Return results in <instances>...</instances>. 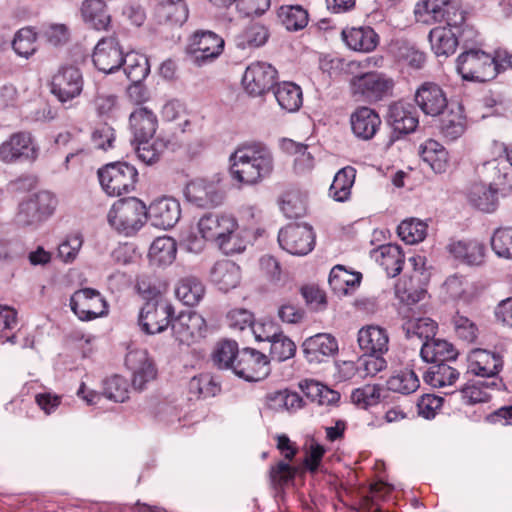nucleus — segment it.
<instances>
[{"instance_id": "obj_5", "label": "nucleus", "mask_w": 512, "mask_h": 512, "mask_svg": "<svg viewBox=\"0 0 512 512\" xmlns=\"http://www.w3.org/2000/svg\"><path fill=\"white\" fill-rule=\"evenodd\" d=\"M349 89L357 101L375 103L392 96L394 81L383 73L370 71L353 76Z\"/></svg>"}, {"instance_id": "obj_24", "label": "nucleus", "mask_w": 512, "mask_h": 512, "mask_svg": "<svg viewBox=\"0 0 512 512\" xmlns=\"http://www.w3.org/2000/svg\"><path fill=\"white\" fill-rule=\"evenodd\" d=\"M302 348L309 363H322L337 354L338 342L331 334L318 333L307 338Z\"/></svg>"}, {"instance_id": "obj_59", "label": "nucleus", "mask_w": 512, "mask_h": 512, "mask_svg": "<svg viewBox=\"0 0 512 512\" xmlns=\"http://www.w3.org/2000/svg\"><path fill=\"white\" fill-rule=\"evenodd\" d=\"M103 395L114 402H124L129 398V383L119 376L114 375L104 381Z\"/></svg>"}, {"instance_id": "obj_55", "label": "nucleus", "mask_w": 512, "mask_h": 512, "mask_svg": "<svg viewBox=\"0 0 512 512\" xmlns=\"http://www.w3.org/2000/svg\"><path fill=\"white\" fill-rule=\"evenodd\" d=\"M494 254L501 259L512 260V227H499L490 237Z\"/></svg>"}, {"instance_id": "obj_14", "label": "nucleus", "mask_w": 512, "mask_h": 512, "mask_svg": "<svg viewBox=\"0 0 512 512\" xmlns=\"http://www.w3.org/2000/svg\"><path fill=\"white\" fill-rule=\"evenodd\" d=\"M223 49L224 40L212 31L195 32L187 47L188 53L197 65H203L217 58Z\"/></svg>"}, {"instance_id": "obj_49", "label": "nucleus", "mask_w": 512, "mask_h": 512, "mask_svg": "<svg viewBox=\"0 0 512 512\" xmlns=\"http://www.w3.org/2000/svg\"><path fill=\"white\" fill-rule=\"evenodd\" d=\"M160 21L182 25L188 18V8L183 0H163L156 7Z\"/></svg>"}, {"instance_id": "obj_11", "label": "nucleus", "mask_w": 512, "mask_h": 512, "mask_svg": "<svg viewBox=\"0 0 512 512\" xmlns=\"http://www.w3.org/2000/svg\"><path fill=\"white\" fill-rule=\"evenodd\" d=\"M39 148L28 132L13 133L0 144V160L11 164L18 161H33L38 156Z\"/></svg>"}, {"instance_id": "obj_43", "label": "nucleus", "mask_w": 512, "mask_h": 512, "mask_svg": "<svg viewBox=\"0 0 512 512\" xmlns=\"http://www.w3.org/2000/svg\"><path fill=\"white\" fill-rule=\"evenodd\" d=\"M468 199L470 204L478 210L486 213L494 212L498 203L497 189L484 184H475L469 192Z\"/></svg>"}, {"instance_id": "obj_29", "label": "nucleus", "mask_w": 512, "mask_h": 512, "mask_svg": "<svg viewBox=\"0 0 512 512\" xmlns=\"http://www.w3.org/2000/svg\"><path fill=\"white\" fill-rule=\"evenodd\" d=\"M388 122L393 130L399 134H409L418 126V117L410 104L395 102L390 105Z\"/></svg>"}, {"instance_id": "obj_17", "label": "nucleus", "mask_w": 512, "mask_h": 512, "mask_svg": "<svg viewBox=\"0 0 512 512\" xmlns=\"http://www.w3.org/2000/svg\"><path fill=\"white\" fill-rule=\"evenodd\" d=\"M124 57L122 48L115 37H103L94 48L92 61L100 72L110 74L122 67Z\"/></svg>"}, {"instance_id": "obj_13", "label": "nucleus", "mask_w": 512, "mask_h": 512, "mask_svg": "<svg viewBox=\"0 0 512 512\" xmlns=\"http://www.w3.org/2000/svg\"><path fill=\"white\" fill-rule=\"evenodd\" d=\"M278 242L288 253L303 256L313 250L315 236L307 224H289L280 230Z\"/></svg>"}, {"instance_id": "obj_12", "label": "nucleus", "mask_w": 512, "mask_h": 512, "mask_svg": "<svg viewBox=\"0 0 512 512\" xmlns=\"http://www.w3.org/2000/svg\"><path fill=\"white\" fill-rule=\"evenodd\" d=\"M233 372L249 382L261 381L270 374L269 360L265 354L245 348L239 352Z\"/></svg>"}, {"instance_id": "obj_21", "label": "nucleus", "mask_w": 512, "mask_h": 512, "mask_svg": "<svg viewBox=\"0 0 512 512\" xmlns=\"http://www.w3.org/2000/svg\"><path fill=\"white\" fill-rule=\"evenodd\" d=\"M449 255L468 266H481L485 262V244L477 239L451 240L446 247Z\"/></svg>"}, {"instance_id": "obj_64", "label": "nucleus", "mask_w": 512, "mask_h": 512, "mask_svg": "<svg viewBox=\"0 0 512 512\" xmlns=\"http://www.w3.org/2000/svg\"><path fill=\"white\" fill-rule=\"evenodd\" d=\"M297 469L290 464L280 461L276 465L271 466L269 470L270 483L274 488H279L293 481Z\"/></svg>"}, {"instance_id": "obj_34", "label": "nucleus", "mask_w": 512, "mask_h": 512, "mask_svg": "<svg viewBox=\"0 0 512 512\" xmlns=\"http://www.w3.org/2000/svg\"><path fill=\"white\" fill-rule=\"evenodd\" d=\"M420 355L425 362L437 364L455 360L457 352L450 342L432 337L422 343Z\"/></svg>"}, {"instance_id": "obj_20", "label": "nucleus", "mask_w": 512, "mask_h": 512, "mask_svg": "<svg viewBox=\"0 0 512 512\" xmlns=\"http://www.w3.org/2000/svg\"><path fill=\"white\" fill-rule=\"evenodd\" d=\"M415 102L429 116L440 115L448 105L444 90L435 82L422 83L415 92Z\"/></svg>"}, {"instance_id": "obj_50", "label": "nucleus", "mask_w": 512, "mask_h": 512, "mask_svg": "<svg viewBox=\"0 0 512 512\" xmlns=\"http://www.w3.org/2000/svg\"><path fill=\"white\" fill-rule=\"evenodd\" d=\"M403 330L408 339H419L422 343L435 336L437 324L431 318L409 319L403 324Z\"/></svg>"}, {"instance_id": "obj_54", "label": "nucleus", "mask_w": 512, "mask_h": 512, "mask_svg": "<svg viewBox=\"0 0 512 512\" xmlns=\"http://www.w3.org/2000/svg\"><path fill=\"white\" fill-rule=\"evenodd\" d=\"M428 225L422 220L411 218L403 220L397 232L401 240L407 244H416L423 241L427 235Z\"/></svg>"}, {"instance_id": "obj_30", "label": "nucleus", "mask_w": 512, "mask_h": 512, "mask_svg": "<svg viewBox=\"0 0 512 512\" xmlns=\"http://www.w3.org/2000/svg\"><path fill=\"white\" fill-rule=\"evenodd\" d=\"M130 128L136 141L150 140L156 133L158 119L147 107H138L129 117Z\"/></svg>"}, {"instance_id": "obj_8", "label": "nucleus", "mask_w": 512, "mask_h": 512, "mask_svg": "<svg viewBox=\"0 0 512 512\" xmlns=\"http://www.w3.org/2000/svg\"><path fill=\"white\" fill-rule=\"evenodd\" d=\"M57 204V198L52 193H35L19 203L16 222L22 226L39 224L53 215Z\"/></svg>"}, {"instance_id": "obj_60", "label": "nucleus", "mask_w": 512, "mask_h": 512, "mask_svg": "<svg viewBox=\"0 0 512 512\" xmlns=\"http://www.w3.org/2000/svg\"><path fill=\"white\" fill-rule=\"evenodd\" d=\"M270 343L271 358L278 362L286 361L294 357L296 353L295 343L281 331H279Z\"/></svg>"}, {"instance_id": "obj_57", "label": "nucleus", "mask_w": 512, "mask_h": 512, "mask_svg": "<svg viewBox=\"0 0 512 512\" xmlns=\"http://www.w3.org/2000/svg\"><path fill=\"white\" fill-rule=\"evenodd\" d=\"M492 386H495L494 382L477 381L467 383L460 391L461 399L466 405L488 402L491 395L487 390Z\"/></svg>"}, {"instance_id": "obj_52", "label": "nucleus", "mask_w": 512, "mask_h": 512, "mask_svg": "<svg viewBox=\"0 0 512 512\" xmlns=\"http://www.w3.org/2000/svg\"><path fill=\"white\" fill-rule=\"evenodd\" d=\"M37 33L31 27L18 30L11 42L13 51L21 58L29 59L37 51Z\"/></svg>"}, {"instance_id": "obj_26", "label": "nucleus", "mask_w": 512, "mask_h": 512, "mask_svg": "<svg viewBox=\"0 0 512 512\" xmlns=\"http://www.w3.org/2000/svg\"><path fill=\"white\" fill-rule=\"evenodd\" d=\"M388 331L379 325H366L359 329L357 342L365 354H385L389 350Z\"/></svg>"}, {"instance_id": "obj_62", "label": "nucleus", "mask_w": 512, "mask_h": 512, "mask_svg": "<svg viewBox=\"0 0 512 512\" xmlns=\"http://www.w3.org/2000/svg\"><path fill=\"white\" fill-rule=\"evenodd\" d=\"M451 323L454 332L460 339L468 343H472L477 339L478 328L476 324L473 321H471L468 317L456 313L452 317Z\"/></svg>"}, {"instance_id": "obj_48", "label": "nucleus", "mask_w": 512, "mask_h": 512, "mask_svg": "<svg viewBox=\"0 0 512 512\" xmlns=\"http://www.w3.org/2000/svg\"><path fill=\"white\" fill-rule=\"evenodd\" d=\"M122 67L127 79L131 83H141L150 72L147 57L135 52H130L125 55Z\"/></svg>"}, {"instance_id": "obj_45", "label": "nucleus", "mask_w": 512, "mask_h": 512, "mask_svg": "<svg viewBox=\"0 0 512 512\" xmlns=\"http://www.w3.org/2000/svg\"><path fill=\"white\" fill-rule=\"evenodd\" d=\"M205 294L203 283L196 277L181 279L175 289L176 297L187 306L197 305Z\"/></svg>"}, {"instance_id": "obj_31", "label": "nucleus", "mask_w": 512, "mask_h": 512, "mask_svg": "<svg viewBox=\"0 0 512 512\" xmlns=\"http://www.w3.org/2000/svg\"><path fill=\"white\" fill-rule=\"evenodd\" d=\"M83 21L97 31H108L111 26V16L107 11L104 0H84L80 7Z\"/></svg>"}, {"instance_id": "obj_22", "label": "nucleus", "mask_w": 512, "mask_h": 512, "mask_svg": "<svg viewBox=\"0 0 512 512\" xmlns=\"http://www.w3.org/2000/svg\"><path fill=\"white\" fill-rule=\"evenodd\" d=\"M344 45L351 51L370 53L374 51L380 41L379 35L370 26H347L341 31Z\"/></svg>"}, {"instance_id": "obj_58", "label": "nucleus", "mask_w": 512, "mask_h": 512, "mask_svg": "<svg viewBox=\"0 0 512 512\" xmlns=\"http://www.w3.org/2000/svg\"><path fill=\"white\" fill-rule=\"evenodd\" d=\"M381 388L376 384H366L351 393V401L361 409H367L380 402Z\"/></svg>"}, {"instance_id": "obj_4", "label": "nucleus", "mask_w": 512, "mask_h": 512, "mask_svg": "<svg viewBox=\"0 0 512 512\" xmlns=\"http://www.w3.org/2000/svg\"><path fill=\"white\" fill-rule=\"evenodd\" d=\"M102 190L111 197H119L135 190L137 169L127 162L108 163L97 172Z\"/></svg>"}, {"instance_id": "obj_61", "label": "nucleus", "mask_w": 512, "mask_h": 512, "mask_svg": "<svg viewBox=\"0 0 512 512\" xmlns=\"http://www.w3.org/2000/svg\"><path fill=\"white\" fill-rule=\"evenodd\" d=\"M384 354H365L359 358L360 380L375 377L387 368Z\"/></svg>"}, {"instance_id": "obj_46", "label": "nucleus", "mask_w": 512, "mask_h": 512, "mask_svg": "<svg viewBox=\"0 0 512 512\" xmlns=\"http://www.w3.org/2000/svg\"><path fill=\"white\" fill-rule=\"evenodd\" d=\"M176 253V242L168 236L156 238L149 248L150 261L157 265L171 264L176 258Z\"/></svg>"}, {"instance_id": "obj_47", "label": "nucleus", "mask_w": 512, "mask_h": 512, "mask_svg": "<svg viewBox=\"0 0 512 512\" xmlns=\"http://www.w3.org/2000/svg\"><path fill=\"white\" fill-rule=\"evenodd\" d=\"M386 385L388 390L392 392L407 395L419 388L420 381L412 369L405 368L395 371L388 378Z\"/></svg>"}, {"instance_id": "obj_38", "label": "nucleus", "mask_w": 512, "mask_h": 512, "mask_svg": "<svg viewBox=\"0 0 512 512\" xmlns=\"http://www.w3.org/2000/svg\"><path fill=\"white\" fill-rule=\"evenodd\" d=\"M420 156L431 169L436 173H443L447 170L449 161L448 153L443 145L433 139L426 140L420 146Z\"/></svg>"}, {"instance_id": "obj_35", "label": "nucleus", "mask_w": 512, "mask_h": 512, "mask_svg": "<svg viewBox=\"0 0 512 512\" xmlns=\"http://www.w3.org/2000/svg\"><path fill=\"white\" fill-rule=\"evenodd\" d=\"M429 41L432 51L438 57L454 54L458 46V37L450 23L448 26L433 28L429 33Z\"/></svg>"}, {"instance_id": "obj_18", "label": "nucleus", "mask_w": 512, "mask_h": 512, "mask_svg": "<svg viewBox=\"0 0 512 512\" xmlns=\"http://www.w3.org/2000/svg\"><path fill=\"white\" fill-rule=\"evenodd\" d=\"M276 69L265 62H253L245 70L242 84L247 93L260 96L268 91L276 79Z\"/></svg>"}, {"instance_id": "obj_6", "label": "nucleus", "mask_w": 512, "mask_h": 512, "mask_svg": "<svg viewBox=\"0 0 512 512\" xmlns=\"http://www.w3.org/2000/svg\"><path fill=\"white\" fill-rule=\"evenodd\" d=\"M456 70L468 81L485 82L496 77L494 57L477 49L462 52L456 59Z\"/></svg>"}, {"instance_id": "obj_27", "label": "nucleus", "mask_w": 512, "mask_h": 512, "mask_svg": "<svg viewBox=\"0 0 512 512\" xmlns=\"http://www.w3.org/2000/svg\"><path fill=\"white\" fill-rule=\"evenodd\" d=\"M184 195L188 202L201 208L214 207L223 201V196L216 186L204 180L189 182L185 187Z\"/></svg>"}, {"instance_id": "obj_2", "label": "nucleus", "mask_w": 512, "mask_h": 512, "mask_svg": "<svg viewBox=\"0 0 512 512\" xmlns=\"http://www.w3.org/2000/svg\"><path fill=\"white\" fill-rule=\"evenodd\" d=\"M201 238L215 245L223 254H241L247 247L238 220L229 213L210 212L204 214L197 223Z\"/></svg>"}, {"instance_id": "obj_1", "label": "nucleus", "mask_w": 512, "mask_h": 512, "mask_svg": "<svg viewBox=\"0 0 512 512\" xmlns=\"http://www.w3.org/2000/svg\"><path fill=\"white\" fill-rule=\"evenodd\" d=\"M274 158L261 143L239 145L229 157V174L239 186H255L270 177Z\"/></svg>"}, {"instance_id": "obj_42", "label": "nucleus", "mask_w": 512, "mask_h": 512, "mask_svg": "<svg viewBox=\"0 0 512 512\" xmlns=\"http://www.w3.org/2000/svg\"><path fill=\"white\" fill-rule=\"evenodd\" d=\"M278 18L292 32L303 30L309 23L308 11L301 5H282L278 9Z\"/></svg>"}, {"instance_id": "obj_7", "label": "nucleus", "mask_w": 512, "mask_h": 512, "mask_svg": "<svg viewBox=\"0 0 512 512\" xmlns=\"http://www.w3.org/2000/svg\"><path fill=\"white\" fill-rule=\"evenodd\" d=\"M490 158L483 164V172L489 186L502 191L512 190V167L507 158L504 143L493 141L489 147Z\"/></svg>"}, {"instance_id": "obj_53", "label": "nucleus", "mask_w": 512, "mask_h": 512, "mask_svg": "<svg viewBox=\"0 0 512 512\" xmlns=\"http://www.w3.org/2000/svg\"><path fill=\"white\" fill-rule=\"evenodd\" d=\"M269 38V31L261 23L248 25L237 37V46L241 49L258 48L263 46Z\"/></svg>"}, {"instance_id": "obj_28", "label": "nucleus", "mask_w": 512, "mask_h": 512, "mask_svg": "<svg viewBox=\"0 0 512 512\" xmlns=\"http://www.w3.org/2000/svg\"><path fill=\"white\" fill-rule=\"evenodd\" d=\"M350 125L353 134L357 138L370 140L379 129L381 118L372 108L362 106L350 115Z\"/></svg>"}, {"instance_id": "obj_37", "label": "nucleus", "mask_w": 512, "mask_h": 512, "mask_svg": "<svg viewBox=\"0 0 512 512\" xmlns=\"http://www.w3.org/2000/svg\"><path fill=\"white\" fill-rule=\"evenodd\" d=\"M449 0H420L415 7L417 20L426 24L446 20L450 8Z\"/></svg>"}, {"instance_id": "obj_23", "label": "nucleus", "mask_w": 512, "mask_h": 512, "mask_svg": "<svg viewBox=\"0 0 512 512\" xmlns=\"http://www.w3.org/2000/svg\"><path fill=\"white\" fill-rule=\"evenodd\" d=\"M125 364L132 372V385L137 390H143L148 382L156 378L157 370L145 350L130 351Z\"/></svg>"}, {"instance_id": "obj_44", "label": "nucleus", "mask_w": 512, "mask_h": 512, "mask_svg": "<svg viewBox=\"0 0 512 512\" xmlns=\"http://www.w3.org/2000/svg\"><path fill=\"white\" fill-rule=\"evenodd\" d=\"M459 375V372L447 363H437L429 367L423 378L428 385L434 388H443L453 385Z\"/></svg>"}, {"instance_id": "obj_39", "label": "nucleus", "mask_w": 512, "mask_h": 512, "mask_svg": "<svg viewBox=\"0 0 512 512\" xmlns=\"http://www.w3.org/2000/svg\"><path fill=\"white\" fill-rule=\"evenodd\" d=\"M282 150L294 157V170L298 174L310 172L314 167V157L308 151V146L295 142L291 139H284L281 143Z\"/></svg>"}, {"instance_id": "obj_51", "label": "nucleus", "mask_w": 512, "mask_h": 512, "mask_svg": "<svg viewBox=\"0 0 512 512\" xmlns=\"http://www.w3.org/2000/svg\"><path fill=\"white\" fill-rule=\"evenodd\" d=\"M55 144L59 149H65L68 151L65 157V166L69 168L70 161L75 156L80 158H86L88 156V149L80 141L78 134H74L70 131L61 132L55 138Z\"/></svg>"}, {"instance_id": "obj_3", "label": "nucleus", "mask_w": 512, "mask_h": 512, "mask_svg": "<svg viewBox=\"0 0 512 512\" xmlns=\"http://www.w3.org/2000/svg\"><path fill=\"white\" fill-rule=\"evenodd\" d=\"M146 219L147 207L144 202L135 197L116 201L107 214L109 225L125 236L136 234Z\"/></svg>"}, {"instance_id": "obj_32", "label": "nucleus", "mask_w": 512, "mask_h": 512, "mask_svg": "<svg viewBox=\"0 0 512 512\" xmlns=\"http://www.w3.org/2000/svg\"><path fill=\"white\" fill-rule=\"evenodd\" d=\"M211 281L222 291L227 292L241 281V268L230 260L217 261L211 269Z\"/></svg>"}, {"instance_id": "obj_33", "label": "nucleus", "mask_w": 512, "mask_h": 512, "mask_svg": "<svg viewBox=\"0 0 512 512\" xmlns=\"http://www.w3.org/2000/svg\"><path fill=\"white\" fill-rule=\"evenodd\" d=\"M373 257L389 277H396L402 271L405 257L396 244L381 245L374 251Z\"/></svg>"}, {"instance_id": "obj_41", "label": "nucleus", "mask_w": 512, "mask_h": 512, "mask_svg": "<svg viewBox=\"0 0 512 512\" xmlns=\"http://www.w3.org/2000/svg\"><path fill=\"white\" fill-rule=\"evenodd\" d=\"M440 129L443 136L449 140H455L465 132L466 117L461 105L450 108L441 119Z\"/></svg>"}, {"instance_id": "obj_9", "label": "nucleus", "mask_w": 512, "mask_h": 512, "mask_svg": "<svg viewBox=\"0 0 512 512\" xmlns=\"http://www.w3.org/2000/svg\"><path fill=\"white\" fill-rule=\"evenodd\" d=\"M70 307L81 321H91L106 316L109 306L104 296L96 289L83 288L75 291L70 298Z\"/></svg>"}, {"instance_id": "obj_40", "label": "nucleus", "mask_w": 512, "mask_h": 512, "mask_svg": "<svg viewBox=\"0 0 512 512\" xmlns=\"http://www.w3.org/2000/svg\"><path fill=\"white\" fill-rule=\"evenodd\" d=\"M356 170L351 166L340 169L334 176L329 188V196L337 202H345L350 198L355 182Z\"/></svg>"}, {"instance_id": "obj_15", "label": "nucleus", "mask_w": 512, "mask_h": 512, "mask_svg": "<svg viewBox=\"0 0 512 512\" xmlns=\"http://www.w3.org/2000/svg\"><path fill=\"white\" fill-rule=\"evenodd\" d=\"M83 84L80 69L75 66H64L53 76L51 92L60 102L65 103L81 95Z\"/></svg>"}, {"instance_id": "obj_63", "label": "nucleus", "mask_w": 512, "mask_h": 512, "mask_svg": "<svg viewBox=\"0 0 512 512\" xmlns=\"http://www.w3.org/2000/svg\"><path fill=\"white\" fill-rule=\"evenodd\" d=\"M468 287L469 283L467 279L460 274L449 276L442 286L445 294L454 300H466L468 298Z\"/></svg>"}, {"instance_id": "obj_16", "label": "nucleus", "mask_w": 512, "mask_h": 512, "mask_svg": "<svg viewBox=\"0 0 512 512\" xmlns=\"http://www.w3.org/2000/svg\"><path fill=\"white\" fill-rule=\"evenodd\" d=\"M174 337L182 344L190 345L205 336L206 321L197 312H181L171 322Z\"/></svg>"}, {"instance_id": "obj_25", "label": "nucleus", "mask_w": 512, "mask_h": 512, "mask_svg": "<svg viewBox=\"0 0 512 512\" xmlns=\"http://www.w3.org/2000/svg\"><path fill=\"white\" fill-rule=\"evenodd\" d=\"M502 366V357L488 350L474 349L467 356V371L478 377L492 378Z\"/></svg>"}, {"instance_id": "obj_19", "label": "nucleus", "mask_w": 512, "mask_h": 512, "mask_svg": "<svg viewBox=\"0 0 512 512\" xmlns=\"http://www.w3.org/2000/svg\"><path fill=\"white\" fill-rule=\"evenodd\" d=\"M180 216V203L173 197L156 199L147 208V219L154 227L160 229L172 228Z\"/></svg>"}, {"instance_id": "obj_36", "label": "nucleus", "mask_w": 512, "mask_h": 512, "mask_svg": "<svg viewBox=\"0 0 512 512\" xmlns=\"http://www.w3.org/2000/svg\"><path fill=\"white\" fill-rule=\"evenodd\" d=\"M273 94L280 108L286 112H296L302 106V89L293 82L278 83L273 88Z\"/></svg>"}, {"instance_id": "obj_56", "label": "nucleus", "mask_w": 512, "mask_h": 512, "mask_svg": "<svg viewBox=\"0 0 512 512\" xmlns=\"http://www.w3.org/2000/svg\"><path fill=\"white\" fill-rule=\"evenodd\" d=\"M240 351L235 341H222L217 344L213 352V361L219 368L233 371Z\"/></svg>"}, {"instance_id": "obj_10", "label": "nucleus", "mask_w": 512, "mask_h": 512, "mask_svg": "<svg viewBox=\"0 0 512 512\" xmlns=\"http://www.w3.org/2000/svg\"><path fill=\"white\" fill-rule=\"evenodd\" d=\"M173 306L166 300L146 301L139 312L141 330L149 335L165 331L172 322Z\"/></svg>"}]
</instances>
